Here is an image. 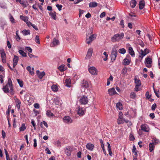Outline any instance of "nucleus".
<instances>
[{"label":"nucleus","instance_id":"nucleus-1","mask_svg":"<svg viewBox=\"0 0 160 160\" xmlns=\"http://www.w3.org/2000/svg\"><path fill=\"white\" fill-rule=\"evenodd\" d=\"M124 36L123 33H117L115 34L111 38V40L113 42H119L122 39Z\"/></svg>","mask_w":160,"mask_h":160},{"label":"nucleus","instance_id":"nucleus-2","mask_svg":"<svg viewBox=\"0 0 160 160\" xmlns=\"http://www.w3.org/2000/svg\"><path fill=\"white\" fill-rule=\"evenodd\" d=\"M78 114L80 116H83L85 113V109L83 108L78 106L77 108Z\"/></svg>","mask_w":160,"mask_h":160},{"label":"nucleus","instance_id":"nucleus-3","mask_svg":"<svg viewBox=\"0 0 160 160\" xmlns=\"http://www.w3.org/2000/svg\"><path fill=\"white\" fill-rule=\"evenodd\" d=\"M97 37L96 34H93L90 35L88 38L86 39V42L88 44H90Z\"/></svg>","mask_w":160,"mask_h":160},{"label":"nucleus","instance_id":"nucleus-4","mask_svg":"<svg viewBox=\"0 0 160 160\" xmlns=\"http://www.w3.org/2000/svg\"><path fill=\"white\" fill-rule=\"evenodd\" d=\"M79 101L80 103L82 104H87L88 99L86 96L83 95L80 98Z\"/></svg>","mask_w":160,"mask_h":160},{"label":"nucleus","instance_id":"nucleus-5","mask_svg":"<svg viewBox=\"0 0 160 160\" xmlns=\"http://www.w3.org/2000/svg\"><path fill=\"white\" fill-rule=\"evenodd\" d=\"M88 69L89 72L92 75H96L98 74V71L94 67H90Z\"/></svg>","mask_w":160,"mask_h":160},{"label":"nucleus","instance_id":"nucleus-6","mask_svg":"<svg viewBox=\"0 0 160 160\" xmlns=\"http://www.w3.org/2000/svg\"><path fill=\"white\" fill-rule=\"evenodd\" d=\"M152 59L148 57L145 59L144 63L147 67L150 68L152 66Z\"/></svg>","mask_w":160,"mask_h":160},{"label":"nucleus","instance_id":"nucleus-7","mask_svg":"<svg viewBox=\"0 0 160 160\" xmlns=\"http://www.w3.org/2000/svg\"><path fill=\"white\" fill-rule=\"evenodd\" d=\"M0 53L2 57V62L3 63H5L6 62V54L3 49H2L0 50Z\"/></svg>","mask_w":160,"mask_h":160},{"label":"nucleus","instance_id":"nucleus-8","mask_svg":"<svg viewBox=\"0 0 160 160\" xmlns=\"http://www.w3.org/2000/svg\"><path fill=\"white\" fill-rule=\"evenodd\" d=\"M140 128L141 129L145 132H148L150 130L148 126L146 124H142L140 126Z\"/></svg>","mask_w":160,"mask_h":160},{"label":"nucleus","instance_id":"nucleus-9","mask_svg":"<svg viewBox=\"0 0 160 160\" xmlns=\"http://www.w3.org/2000/svg\"><path fill=\"white\" fill-rule=\"evenodd\" d=\"M92 52L93 49L92 48H89L87 52V55L85 57L86 59H90L92 57Z\"/></svg>","mask_w":160,"mask_h":160},{"label":"nucleus","instance_id":"nucleus-10","mask_svg":"<svg viewBox=\"0 0 160 160\" xmlns=\"http://www.w3.org/2000/svg\"><path fill=\"white\" fill-rule=\"evenodd\" d=\"M63 122L69 124L72 122V120L69 116H65L63 118Z\"/></svg>","mask_w":160,"mask_h":160},{"label":"nucleus","instance_id":"nucleus-11","mask_svg":"<svg viewBox=\"0 0 160 160\" xmlns=\"http://www.w3.org/2000/svg\"><path fill=\"white\" fill-rule=\"evenodd\" d=\"M72 148L70 146L67 147L65 149V152L67 156H70L72 151Z\"/></svg>","mask_w":160,"mask_h":160},{"label":"nucleus","instance_id":"nucleus-12","mask_svg":"<svg viewBox=\"0 0 160 160\" xmlns=\"http://www.w3.org/2000/svg\"><path fill=\"white\" fill-rule=\"evenodd\" d=\"M59 43V41L54 38L53 39L52 41L50 44V45L51 47H53L58 45Z\"/></svg>","mask_w":160,"mask_h":160},{"label":"nucleus","instance_id":"nucleus-13","mask_svg":"<svg viewBox=\"0 0 160 160\" xmlns=\"http://www.w3.org/2000/svg\"><path fill=\"white\" fill-rule=\"evenodd\" d=\"M18 57L15 55L13 60V67L14 68L17 64L18 61Z\"/></svg>","mask_w":160,"mask_h":160},{"label":"nucleus","instance_id":"nucleus-14","mask_svg":"<svg viewBox=\"0 0 160 160\" xmlns=\"http://www.w3.org/2000/svg\"><path fill=\"white\" fill-rule=\"evenodd\" d=\"M149 50L147 49H145L144 50H141V55L139 57L142 58L147 54L149 52Z\"/></svg>","mask_w":160,"mask_h":160},{"label":"nucleus","instance_id":"nucleus-15","mask_svg":"<svg viewBox=\"0 0 160 160\" xmlns=\"http://www.w3.org/2000/svg\"><path fill=\"white\" fill-rule=\"evenodd\" d=\"M108 92L110 96H112L117 94L114 88H112L108 90Z\"/></svg>","mask_w":160,"mask_h":160},{"label":"nucleus","instance_id":"nucleus-16","mask_svg":"<svg viewBox=\"0 0 160 160\" xmlns=\"http://www.w3.org/2000/svg\"><path fill=\"white\" fill-rule=\"evenodd\" d=\"M54 102L56 105H61L62 102L61 99L58 98H54Z\"/></svg>","mask_w":160,"mask_h":160},{"label":"nucleus","instance_id":"nucleus-17","mask_svg":"<svg viewBox=\"0 0 160 160\" xmlns=\"http://www.w3.org/2000/svg\"><path fill=\"white\" fill-rule=\"evenodd\" d=\"M128 52L133 57H134L135 56L134 52L132 48L131 47H129L128 48Z\"/></svg>","mask_w":160,"mask_h":160},{"label":"nucleus","instance_id":"nucleus-18","mask_svg":"<svg viewBox=\"0 0 160 160\" xmlns=\"http://www.w3.org/2000/svg\"><path fill=\"white\" fill-rule=\"evenodd\" d=\"M36 73L40 79H42L45 75V73L44 72H40L39 70L36 71Z\"/></svg>","mask_w":160,"mask_h":160},{"label":"nucleus","instance_id":"nucleus-19","mask_svg":"<svg viewBox=\"0 0 160 160\" xmlns=\"http://www.w3.org/2000/svg\"><path fill=\"white\" fill-rule=\"evenodd\" d=\"M14 100L16 103V106L18 109L19 110L20 108L21 101L18 99L16 98H14Z\"/></svg>","mask_w":160,"mask_h":160},{"label":"nucleus","instance_id":"nucleus-20","mask_svg":"<svg viewBox=\"0 0 160 160\" xmlns=\"http://www.w3.org/2000/svg\"><path fill=\"white\" fill-rule=\"evenodd\" d=\"M87 148L89 150L92 151L94 148V145L92 143H88L86 145Z\"/></svg>","mask_w":160,"mask_h":160},{"label":"nucleus","instance_id":"nucleus-21","mask_svg":"<svg viewBox=\"0 0 160 160\" xmlns=\"http://www.w3.org/2000/svg\"><path fill=\"white\" fill-rule=\"evenodd\" d=\"M7 85H9V88L10 89V91L11 92H12L13 89V86L12 83L11 79L10 78H9L8 79V82Z\"/></svg>","mask_w":160,"mask_h":160},{"label":"nucleus","instance_id":"nucleus-22","mask_svg":"<svg viewBox=\"0 0 160 160\" xmlns=\"http://www.w3.org/2000/svg\"><path fill=\"white\" fill-rule=\"evenodd\" d=\"M82 87L83 88H87L89 87L88 83V81L86 80H83L82 82Z\"/></svg>","mask_w":160,"mask_h":160},{"label":"nucleus","instance_id":"nucleus-23","mask_svg":"<svg viewBox=\"0 0 160 160\" xmlns=\"http://www.w3.org/2000/svg\"><path fill=\"white\" fill-rule=\"evenodd\" d=\"M71 82L70 79L67 78L65 80V86L68 87H70L71 86Z\"/></svg>","mask_w":160,"mask_h":160},{"label":"nucleus","instance_id":"nucleus-24","mask_svg":"<svg viewBox=\"0 0 160 160\" xmlns=\"http://www.w3.org/2000/svg\"><path fill=\"white\" fill-rule=\"evenodd\" d=\"M130 60L127 58H125L123 60L122 63L124 65H129L130 63Z\"/></svg>","mask_w":160,"mask_h":160},{"label":"nucleus","instance_id":"nucleus-25","mask_svg":"<svg viewBox=\"0 0 160 160\" xmlns=\"http://www.w3.org/2000/svg\"><path fill=\"white\" fill-rule=\"evenodd\" d=\"M136 86H140L141 84V82L139 79H137L136 77L134 78Z\"/></svg>","mask_w":160,"mask_h":160},{"label":"nucleus","instance_id":"nucleus-26","mask_svg":"<svg viewBox=\"0 0 160 160\" xmlns=\"http://www.w3.org/2000/svg\"><path fill=\"white\" fill-rule=\"evenodd\" d=\"M139 8L140 9H142L145 6V2L144 1H141L139 2Z\"/></svg>","mask_w":160,"mask_h":160},{"label":"nucleus","instance_id":"nucleus-27","mask_svg":"<svg viewBox=\"0 0 160 160\" xmlns=\"http://www.w3.org/2000/svg\"><path fill=\"white\" fill-rule=\"evenodd\" d=\"M137 3V2L135 0H132L130 2V5L131 7L132 8H134Z\"/></svg>","mask_w":160,"mask_h":160},{"label":"nucleus","instance_id":"nucleus-28","mask_svg":"<svg viewBox=\"0 0 160 160\" xmlns=\"http://www.w3.org/2000/svg\"><path fill=\"white\" fill-rule=\"evenodd\" d=\"M49 15L54 20H56V12L55 11L51 12L49 13Z\"/></svg>","mask_w":160,"mask_h":160},{"label":"nucleus","instance_id":"nucleus-29","mask_svg":"<svg viewBox=\"0 0 160 160\" xmlns=\"http://www.w3.org/2000/svg\"><path fill=\"white\" fill-rule=\"evenodd\" d=\"M27 70L29 72L30 74L31 75H32L34 74V72H33L34 68H32V70H31V68L30 66H29L27 67Z\"/></svg>","mask_w":160,"mask_h":160},{"label":"nucleus","instance_id":"nucleus-30","mask_svg":"<svg viewBox=\"0 0 160 160\" xmlns=\"http://www.w3.org/2000/svg\"><path fill=\"white\" fill-rule=\"evenodd\" d=\"M22 32L24 36H26L30 34V31L29 30L24 29L22 31Z\"/></svg>","mask_w":160,"mask_h":160},{"label":"nucleus","instance_id":"nucleus-31","mask_svg":"<svg viewBox=\"0 0 160 160\" xmlns=\"http://www.w3.org/2000/svg\"><path fill=\"white\" fill-rule=\"evenodd\" d=\"M98 5V4L95 2H92L89 3V7L90 8H95Z\"/></svg>","mask_w":160,"mask_h":160},{"label":"nucleus","instance_id":"nucleus-32","mask_svg":"<svg viewBox=\"0 0 160 160\" xmlns=\"http://www.w3.org/2000/svg\"><path fill=\"white\" fill-rule=\"evenodd\" d=\"M66 67L63 65L60 66L58 68L59 70L61 72L64 71L66 69Z\"/></svg>","mask_w":160,"mask_h":160},{"label":"nucleus","instance_id":"nucleus-33","mask_svg":"<svg viewBox=\"0 0 160 160\" xmlns=\"http://www.w3.org/2000/svg\"><path fill=\"white\" fill-rule=\"evenodd\" d=\"M51 89L54 92L58 91V88L57 85H53L51 87Z\"/></svg>","mask_w":160,"mask_h":160},{"label":"nucleus","instance_id":"nucleus-34","mask_svg":"<svg viewBox=\"0 0 160 160\" xmlns=\"http://www.w3.org/2000/svg\"><path fill=\"white\" fill-rule=\"evenodd\" d=\"M20 18L24 21L25 22H26L28 20V18L27 16H23L22 15L20 16Z\"/></svg>","mask_w":160,"mask_h":160},{"label":"nucleus","instance_id":"nucleus-35","mask_svg":"<svg viewBox=\"0 0 160 160\" xmlns=\"http://www.w3.org/2000/svg\"><path fill=\"white\" fill-rule=\"evenodd\" d=\"M26 128V127L25 126V123H22V124L21 127L19 128L20 132L23 131H24Z\"/></svg>","mask_w":160,"mask_h":160},{"label":"nucleus","instance_id":"nucleus-36","mask_svg":"<svg viewBox=\"0 0 160 160\" xmlns=\"http://www.w3.org/2000/svg\"><path fill=\"white\" fill-rule=\"evenodd\" d=\"M111 53L116 57H117L118 54L117 50L115 48H113L112 51Z\"/></svg>","mask_w":160,"mask_h":160},{"label":"nucleus","instance_id":"nucleus-37","mask_svg":"<svg viewBox=\"0 0 160 160\" xmlns=\"http://www.w3.org/2000/svg\"><path fill=\"white\" fill-rule=\"evenodd\" d=\"M9 85H8L6 84V86L3 88V90L6 93L8 92H9Z\"/></svg>","mask_w":160,"mask_h":160},{"label":"nucleus","instance_id":"nucleus-38","mask_svg":"<svg viewBox=\"0 0 160 160\" xmlns=\"http://www.w3.org/2000/svg\"><path fill=\"white\" fill-rule=\"evenodd\" d=\"M47 115L49 117H51L54 116L53 113L51 112L50 111L48 110L46 112Z\"/></svg>","mask_w":160,"mask_h":160},{"label":"nucleus","instance_id":"nucleus-39","mask_svg":"<svg viewBox=\"0 0 160 160\" xmlns=\"http://www.w3.org/2000/svg\"><path fill=\"white\" fill-rule=\"evenodd\" d=\"M154 144L153 142L150 143L149 144V150L150 152H152L153 150L154 147Z\"/></svg>","mask_w":160,"mask_h":160},{"label":"nucleus","instance_id":"nucleus-40","mask_svg":"<svg viewBox=\"0 0 160 160\" xmlns=\"http://www.w3.org/2000/svg\"><path fill=\"white\" fill-rule=\"evenodd\" d=\"M18 52L22 57H27L26 53L22 50H20L18 51Z\"/></svg>","mask_w":160,"mask_h":160},{"label":"nucleus","instance_id":"nucleus-41","mask_svg":"<svg viewBox=\"0 0 160 160\" xmlns=\"http://www.w3.org/2000/svg\"><path fill=\"white\" fill-rule=\"evenodd\" d=\"M5 152L6 157V160H10V157L9 155H8V153L7 150L5 149H4ZM11 160H12V158L11 159Z\"/></svg>","mask_w":160,"mask_h":160},{"label":"nucleus","instance_id":"nucleus-42","mask_svg":"<svg viewBox=\"0 0 160 160\" xmlns=\"http://www.w3.org/2000/svg\"><path fill=\"white\" fill-rule=\"evenodd\" d=\"M18 31H16V35L15 36V38L16 39V40L17 41L19 42V41L20 39V38L18 34Z\"/></svg>","mask_w":160,"mask_h":160},{"label":"nucleus","instance_id":"nucleus-43","mask_svg":"<svg viewBox=\"0 0 160 160\" xmlns=\"http://www.w3.org/2000/svg\"><path fill=\"white\" fill-rule=\"evenodd\" d=\"M122 104L120 102H118L116 104L117 108H118L120 110L122 109Z\"/></svg>","mask_w":160,"mask_h":160},{"label":"nucleus","instance_id":"nucleus-44","mask_svg":"<svg viewBox=\"0 0 160 160\" xmlns=\"http://www.w3.org/2000/svg\"><path fill=\"white\" fill-rule=\"evenodd\" d=\"M118 52L122 54H124L126 52V50L124 48H122L118 50Z\"/></svg>","mask_w":160,"mask_h":160},{"label":"nucleus","instance_id":"nucleus-45","mask_svg":"<svg viewBox=\"0 0 160 160\" xmlns=\"http://www.w3.org/2000/svg\"><path fill=\"white\" fill-rule=\"evenodd\" d=\"M9 18L10 21L12 23H14L15 22V20L14 18H13L12 16L10 14H9Z\"/></svg>","mask_w":160,"mask_h":160},{"label":"nucleus","instance_id":"nucleus-46","mask_svg":"<svg viewBox=\"0 0 160 160\" xmlns=\"http://www.w3.org/2000/svg\"><path fill=\"white\" fill-rule=\"evenodd\" d=\"M124 121L123 118H118V124H122Z\"/></svg>","mask_w":160,"mask_h":160},{"label":"nucleus","instance_id":"nucleus-47","mask_svg":"<svg viewBox=\"0 0 160 160\" xmlns=\"http://www.w3.org/2000/svg\"><path fill=\"white\" fill-rule=\"evenodd\" d=\"M17 81L18 83L19 84L20 86L21 87H22L23 85L22 81L20 79H18Z\"/></svg>","mask_w":160,"mask_h":160},{"label":"nucleus","instance_id":"nucleus-48","mask_svg":"<svg viewBox=\"0 0 160 160\" xmlns=\"http://www.w3.org/2000/svg\"><path fill=\"white\" fill-rule=\"evenodd\" d=\"M35 41L38 44H39L40 43L39 37L37 35L36 36Z\"/></svg>","mask_w":160,"mask_h":160},{"label":"nucleus","instance_id":"nucleus-49","mask_svg":"<svg viewBox=\"0 0 160 160\" xmlns=\"http://www.w3.org/2000/svg\"><path fill=\"white\" fill-rule=\"evenodd\" d=\"M136 96V94L134 92H132L130 94V97L131 98L134 99Z\"/></svg>","mask_w":160,"mask_h":160},{"label":"nucleus","instance_id":"nucleus-50","mask_svg":"<svg viewBox=\"0 0 160 160\" xmlns=\"http://www.w3.org/2000/svg\"><path fill=\"white\" fill-rule=\"evenodd\" d=\"M127 72V68L126 67H124L123 69L122 70V74L125 75Z\"/></svg>","mask_w":160,"mask_h":160},{"label":"nucleus","instance_id":"nucleus-51","mask_svg":"<svg viewBox=\"0 0 160 160\" xmlns=\"http://www.w3.org/2000/svg\"><path fill=\"white\" fill-rule=\"evenodd\" d=\"M31 123L34 127V129L35 130L36 129V123H35V122L34 120H33V119L31 120Z\"/></svg>","mask_w":160,"mask_h":160},{"label":"nucleus","instance_id":"nucleus-52","mask_svg":"<svg viewBox=\"0 0 160 160\" xmlns=\"http://www.w3.org/2000/svg\"><path fill=\"white\" fill-rule=\"evenodd\" d=\"M120 25L121 27L123 28L124 27V22L123 20H122L120 22Z\"/></svg>","mask_w":160,"mask_h":160},{"label":"nucleus","instance_id":"nucleus-53","mask_svg":"<svg viewBox=\"0 0 160 160\" xmlns=\"http://www.w3.org/2000/svg\"><path fill=\"white\" fill-rule=\"evenodd\" d=\"M56 6L58 8L59 11H60L62 10V5H61L57 4Z\"/></svg>","mask_w":160,"mask_h":160},{"label":"nucleus","instance_id":"nucleus-54","mask_svg":"<svg viewBox=\"0 0 160 160\" xmlns=\"http://www.w3.org/2000/svg\"><path fill=\"white\" fill-rule=\"evenodd\" d=\"M145 96L147 99H149L151 97V95H149V93L148 92H147L145 94Z\"/></svg>","mask_w":160,"mask_h":160},{"label":"nucleus","instance_id":"nucleus-55","mask_svg":"<svg viewBox=\"0 0 160 160\" xmlns=\"http://www.w3.org/2000/svg\"><path fill=\"white\" fill-rule=\"evenodd\" d=\"M25 49L26 50L30 52H32V48H30L29 47H27L25 48Z\"/></svg>","mask_w":160,"mask_h":160},{"label":"nucleus","instance_id":"nucleus-56","mask_svg":"<svg viewBox=\"0 0 160 160\" xmlns=\"http://www.w3.org/2000/svg\"><path fill=\"white\" fill-rule=\"evenodd\" d=\"M116 57H116L115 55H113L111 53V59L112 61H115V60L116 59Z\"/></svg>","mask_w":160,"mask_h":160},{"label":"nucleus","instance_id":"nucleus-57","mask_svg":"<svg viewBox=\"0 0 160 160\" xmlns=\"http://www.w3.org/2000/svg\"><path fill=\"white\" fill-rule=\"evenodd\" d=\"M100 142L102 149L104 148V145L102 140L101 139H100Z\"/></svg>","mask_w":160,"mask_h":160},{"label":"nucleus","instance_id":"nucleus-58","mask_svg":"<svg viewBox=\"0 0 160 160\" xmlns=\"http://www.w3.org/2000/svg\"><path fill=\"white\" fill-rule=\"evenodd\" d=\"M45 151H46V153L47 154H50L51 153V152L48 148H46L45 149Z\"/></svg>","mask_w":160,"mask_h":160},{"label":"nucleus","instance_id":"nucleus-59","mask_svg":"<svg viewBox=\"0 0 160 160\" xmlns=\"http://www.w3.org/2000/svg\"><path fill=\"white\" fill-rule=\"evenodd\" d=\"M130 139L131 141H133L135 139V138L133 135L131 134L130 135Z\"/></svg>","mask_w":160,"mask_h":160},{"label":"nucleus","instance_id":"nucleus-60","mask_svg":"<svg viewBox=\"0 0 160 160\" xmlns=\"http://www.w3.org/2000/svg\"><path fill=\"white\" fill-rule=\"evenodd\" d=\"M27 25L29 27L32 26V23L29 21H28L27 22H26Z\"/></svg>","mask_w":160,"mask_h":160},{"label":"nucleus","instance_id":"nucleus-61","mask_svg":"<svg viewBox=\"0 0 160 160\" xmlns=\"http://www.w3.org/2000/svg\"><path fill=\"white\" fill-rule=\"evenodd\" d=\"M33 147L34 148L36 147L37 146V139L36 138L34 139L33 140Z\"/></svg>","mask_w":160,"mask_h":160},{"label":"nucleus","instance_id":"nucleus-62","mask_svg":"<svg viewBox=\"0 0 160 160\" xmlns=\"http://www.w3.org/2000/svg\"><path fill=\"white\" fill-rule=\"evenodd\" d=\"M136 152H137L136 148L135 146L134 145H133L132 148V152L133 153Z\"/></svg>","mask_w":160,"mask_h":160},{"label":"nucleus","instance_id":"nucleus-63","mask_svg":"<svg viewBox=\"0 0 160 160\" xmlns=\"http://www.w3.org/2000/svg\"><path fill=\"white\" fill-rule=\"evenodd\" d=\"M156 107V103L153 104L152 106V110H154L155 109Z\"/></svg>","mask_w":160,"mask_h":160},{"label":"nucleus","instance_id":"nucleus-64","mask_svg":"<svg viewBox=\"0 0 160 160\" xmlns=\"http://www.w3.org/2000/svg\"><path fill=\"white\" fill-rule=\"evenodd\" d=\"M105 16V12H103L100 14V17L101 18H102L104 17Z\"/></svg>","mask_w":160,"mask_h":160}]
</instances>
